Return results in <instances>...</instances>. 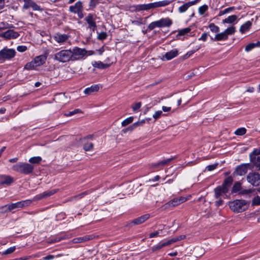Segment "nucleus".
<instances>
[{"mask_svg":"<svg viewBox=\"0 0 260 260\" xmlns=\"http://www.w3.org/2000/svg\"><path fill=\"white\" fill-rule=\"evenodd\" d=\"M250 202L244 200H235L229 203L231 210L235 213H241L246 211L249 207Z\"/></svg>","mask_w":260,"mask_h":260,"instance_id":"nucleus-1","label":"nucleus"},{"mask_svg":"<svg viewBox=\"0 0 260 260\" xmlns=\"http://www.w3.org/2000/svg\"><path fill=\"white\" fill-rule=\"evenodd\" d=\"M12 170L24 175L31 174L34 169V167L30 164L19 162L12 167Z\"/></svg>","mask_w":260,"mask_h":260,"instance_id":"nucleus-2","label":"nucleus"},{"mask_svg":"<svg viewBox=\"0 0 260 260\" xmlns=\"http://www.w3.org/2000/svg\"><path fill=\"white\" fill-rule=\"evenodd\" d=\"M171 3L169 0H164L148 4H141L137 6V10L138 11L143 10H148L155 8L165 7Z\"/></svg>","mask_w":260,"mask_h":260,"instance_id":"nucleus-3","label":"nucleus"},{"mask_svg":"<svg viewBox=\"0 0 260 260\" xmlns=\"http://www.w3.org/2000/svg\"><path fill=\"white\" fill-rule=\"evenodd\" d=\"M71 49L62 50L54 55V59L60 62H67L72 61Z\"/></svg>","mask_w":260,"mask_h":260,"instance_id":"nucleus-4","label":"nucleus"},{"mask_svg":"<svg viewBox=\"0 0 260 260\" xmlns=\"http://www.w3.org/2000/svg\"><path fill=\"white\" fill-rule=\"evenodd\" d=\"M172 24V20L170 18L167 17L152 22L149 24L148 27L149 30H153L155 27H169Z\"/></svg>","mask_w":260,"mask_h":260,"instance_id":"nucleus-5","label":"nucleus"},{"mask_svg":"<svg viewBox=\"0 0 260 260\" xmlns=\"http://www.w3.org/2000/svg\"><path fill=\"white\" fill-rule=\"evenodd\" d=\"M16 51L14 49H9L5 47L0 50V61L4 62L6 60H10L16 55Z\"/></svg>","mask_w":260,"mask_h":260,"instance_id":"nucleus-6","label":"nucleus"},{"mask_svg":"<svg viewBox=\"0 0 260 260\" xmlns=\"http://www.w3.org/2000/svg\"><path fill=\"white\" fill-rule=\"evenodd\" d=\"M87 50L78 47H74L71 50L72 61L82 59L87 54Z\"/></svg>","mask_w":260,"mask_h":260,"instance_id":"nucleus-7","label":"nucleus"},{"mask_svg":"<svg viewBox=\"0 0 260 260\" xmlns=\"http://www.w3.org/2000/svg\"><path fill=\"white\" fill-rule=\"evenodd\" d=\"M252 165L249 163L240 164L236 167L233 175L244 176L247 173L248 169H252Z\"/></svg>","mask_w":260,"mask_h":260,"instance_id":"nucleus-8","label":"nucleus"},{"mask_svg":"<svg viewBox=\"0 0 260 260\" xmlns=\"http://www.w3.org/2000/svg\"><path fill=\"white\" fill-rule=\"evenodd\" d=\"M246 180L252 186H258L260 185V174L255 172H250L247 175Z\"/></svg>","mask_w":260,"mask_h":260,"instance_id":"nucleus-9","label":"nucleus"},{"mask_svg":"<svg viewBox=\"0 0 260 260\" xmlns=\"http://www.w3.org/2000/svg\"><path fill=\"white\" fill-rule=\"evenodd\" d=\"M187 200V199L183 197L179 198H175L171 200L168 203L164 205L165 208H167L170 207H175L179 205V204L184 203Z\"/></svg>","mask_w":260,"mask_h":260,"instance_id":"nucleus-10","label":"nucleus"},{"mask_svg":"<svg viewBox=\"0 0 260 260\" xmlns=\"http://www.w3.org/2000/svg\"><path fill=\"white\" fill-rule=\"evenodd\" d=\"M24 2V5L23 8L24 9H28L29 8H31L34 11H42L43 9L41 8L40 6L38 5L32 0H23Z\"/></svg>","mask_w":260,"mask_h":260,"instance_id":"nucleus-11","label":"nucleus"},{"mask_svg":"<svg viewBox=\"0 0 260 260\" xmlns=\"http://www.w3.org/2000/svg\"><path fill=\"white\" fill-rule=\"evenodd\" d=\"M19 36V34L13 29H8L0 34V37L6 40L15 39Z\"/></svg>","mask_w":260,"mask_h":260,"instance_id":"nucleus-12","label":"nucleus"},{"mask_svg":"<svg viewBox=\"0 0 260 260\" xmlns=\"http://www.w3.org/2000/svg\"><path fill=\"white\" fill-rule=\"evenodd\" d=\"M57 189H52L50 190L44 191V192H43L42 193H40V194L35 196L34 197L32 201H39V200H41L43 199L47 198L54 194V193H55L57 192Z\"/></svg>","mask_w":260,"mask_h":260,"instance_id":"nucleus-13","label":"nucleus"},{"mask_svg":"<svg viewBox=\"0 0 260 260\" xmlns=\"http://www.w3.org/2000/svg\"><path fill=\"white\" fill-rule=\"evenodd\" d=\"M233 178L232 176H229L226 177L224 180L221 185H220L223 190L224 194H226L229 191L230 187L233 182Z\"/></svg>","mask_w":260,"mask_h":260,"instance_id":"nucleus-14","label":"nucleus"},{"mask_svg":"<svg viewBox=\"0 0 260 260\" xmlns=\"http://www.w3.org/2000/svg\"><path fill=\"white\" fill-rule=\"evenodd\" d=\"M85 20L86 21L88 25V28L92 29L94 31L96 27V22L93 18V16L92 14H88V15L85 17Z\"/></svg>","mask_w":260,"mask_h":260,"instance_id":"nucleus-15","label":"nucleus"},{"mask_svg":"<svg viewBox=\"0 0 260 260\" xmlns=\"http://www.w3.org/2000/svg\"><path fill=\"white\" fill-rule=\"evenodd\" d=\"M81 10H83L82 2L78 1L74 5L70 6L69 10L71 13L76 14L77 12Z\"/></svg>","mask_w":260,"mask_h":260,"instance_id":"nucleus-16","label":"nucleus"},{"mask_svg":"<svg viewBox=\"0 0 260 260\" xmlns=\"http://www.w3.org/2000/svg\"><path fill=\"white\" fill-rule=\"evenodd\" d=\"M150 217V215L149 214H146L145 215H143L140 217H139L136 219H134L133 220L130 224H133L134 225H138L140 224L143 222H144L145 221H146L147 219H148Z\"/></svg>","mask_w":260,"mask_h":260,"instance_id":"nucleus-17","label":"nucleus"},{"mask_svg":"<svg viewBox=\"0 0 260 260\" xmlns=\"http://www.w3.org/2000/svg\"><path fill=\"white\" fill-rule=\"evenodd\" d=\"M0 178V185H10L14 181L13 178L9 175H2Z\"/></svg>","mask_w":260,"mask_h":260,"instance_id":"nucleus-18","label":"nucleus"},{"mask_svg":"<svg viewBox=\"0 0 260 260\" xmlns=\"http://www.w3.org/2000/svg\"><path fill=\"white\" fill-rule=\"evenodd\" d=\"M69 36L67 34H56L54 36V39L58 43H63L67 41Z\"/></svg>","mask_w":260,"mask_h":260,"instance_id":"nucleus-19","label":"nucleus"},{"mask_svg":"<svg viewBox=\"0 0 260 260\" xmlns=\"http://www.w3.org/2000/svg\"><path fill=\"white\" fill-rule=\"evenodd\" d=\"M32 203V201L30 200H26L24 201H19L15 203H13L14 209L16 208H21L24 207H27L29 206Z\"/></svg>","mask_w":260,"mask_h":260,"instance_id":"nucleus-20","label":"nucleus"},{"mask_svg":"<svg viewBox=\"0 0 260 260\" xmlns=\"http://www.w3.org/2000/svg\"><path fill=\"white\" fill-rule=\"evenodd\" d=\"M178 55V51L177 49L171 50V51L167 52L164 57L166 58L167 60L172 59Z\"/></svg>","mask_w":260,"mask_h":260,"instance_id":"nucleus-21","label":"nucleus"},{"mask_svg":"<svg viewBox=\"0 0 260 260\" xmlns=\"http://www.w3.org/2000/svg\"><path fill=\"white\" fill-rule=\"evenodd\" d=\"M260 154V148L257 149H254L253 150L251 153L249 154L250 157V161L252 163H255L257 161V155H258Z\"/></svg>","mask_w":260,"mask_h":260,"instance_id":"nucleus-22","label":"nucleus"},{"mask_svg":"<svg viewBox=\"0 0 260 260\" xmlns=\"http://www.w3.org/2000/svg\"><path fill=\"white\" fill-rule=\"evenodd\" d=\"M14 209H15L13 203L6 204L0 207V213H5L8 212H10Z\"/></svg>","mask_w":260,"mask_h":260,"instance_id":"nucleus-23","label":"nucleus"},{"mask_svg":"<svg viewBox=\"0 0 260 260\" xmlns=\"http://www.w3.org/2000/svg\"><path fill=\"white\" fill-rule=\"evenodd\" d=\"M46 60V57L44 55H40L37 56L33 60L34 63L37 67L40 66L43 64Z\"/></svg>","mask_w":260,"mask_h":260,"instance_id":"nucleus-24","label":"nucleus"},{"mask_svg":"<svg viewBox=\"0 0 260 260\" xmlns=\"http://www.w3.org/2000/svg\"><path fill=\"white\" fill-rule=\"evenodd\" d=\"M99 86L97 84H94L90 87H87L84 89V93L86 94H90L94 92H96L99 90Z\"/></svg>","mask_w":260,"mask_h":260,"instance_id":"nucleus-25","label":"nucleus"},{"mask_svg":"<svg viewBox=\"0 0 260 260\" xmlns=\"http://www.w3.org/2000/svg\"><path fill=\"white\" fill-rule=\"evenodd\" d=\"M92 65L93 67L100 69H105L110 67V64L104 63L101 61H93L92 62Z\"/></svg>","mask_w":260,"mask_h":260,"instance_id":"nucleus-26","label":"nucleus"},{"mask_svg":"<svg viewBox=\"0 0 260 260\" xmlns=\"http://www.w3.org/2000/svg\"><path fill=\"white\" fill-rule=\"evenodd\" d=\"M251 25V22L250 21H246L240 26L239 29L240 32L242 34H244L245 32L248 31L250 28Z\"/></svg>","mask_w":260,"mask_h":260,"instance_id":"nucleus-27","label":"nucleus"},{"mask_svg":"<svg viewBox=\"0 0 260 260\" xmlns=\"http://www.w3.org/2000/svg\"><path fill=\"white\" fill-rule=\"evenodd\" d=\"M242 189V184L239 182L236 181L235 182L231 190V192L232 193H237L238 192H240Z\"/></svg>","mask_w":260,"mask_h":260,"instance_id":"nucleus-28","label":"nucleus"},{"mask_svg":"<svg viewBox=\"0 0 260 260\" xmlns=\"http://www.w3.org/2000/svg\"><path fill=\"white\" fill-rule=\"evenodd\" d=\"M228 39V37H227L224 31L221 32L220 33H217L215 35L214 37V40L217 41H225Z\"/></svg>","mask_w":260,"mask_h":260,"instance_id":"nucleus-29","label":"nucleus"},{"mask_svg":"<svg viewBox=\"0 0 260 260\" xmlns=\"http://www.w3.org/2000/svg\"><path fill=\"white\" fill-rule=\"evenodd\" d=\"M237 19V16L236 15H233L223 19L222 21V23L232 24L234 23Z\"/></svg>","mask_w":260,"mask_h":260,"instance_id":"nucleus-30","label":"nucleus"},{"mask_svg":"<svg viewBox=\"0 0 260 260\" xmlns=\"http://www.w3.org/2000/svg\"><path fill=\"white\" fill-rule=\"evenodd\" d=\"M174 159V157L170 158L167 159L162 160L157 163L154 164L152 165V166L156 168L159 166H166L172 160Z\"/></svg>","mask_w":260,"mask_h":260,"instance_id":"nucleus-31","label":"nucleus"},{"mask_svg":"<svg viewBox=\"0 0 260 260\" xmlns=\"http://www.w3.org/2000/svg\"><path fill=\"white\" fill-rule=\"evenodd\" d=\"M254 190L252 189H242L239 192V194L246 196L247 197H250L253 193Z\"/></svg>","mask_w":260,"mask_h":260,"instance_id":"nucleus-32","label":"nucleus"},{"mask_svg":"<svg viewBox=\"0 0 260 260\" xmlns=\"http://www.w3.org/2000/svg\"><path fill=\"white\" fill-rule=\"evenodd\" d=\"M214 191L215 193L214 196L216 199L219 198L221 196L222 193L224 194L223 190L220 185L216 187L214 189Z\"/></svg>","mask_w":260,"mask_h":260,"instance_id":"nucleus-33","label":"nucleus"},{"mask_svg":"<svg viewBox=\"0 0 260 260\" xmlns=\"http://www.w3.org/2000/svg\"><path fill=\"white\" fill-rule=\"evenodd\" d=\"M138 126H139V123L135 122L133 124L129 125L127 128L122 129V132L124 134L126 133L128 131L132 132L133 131H134L135 128H136Z\"/></svg>","mask_w":260,"mask_h":260,"instance_id":"nucleus-34","label":"nucleus"},{"mask_svg":"<svg viewBox=\"0 0 260 260\" xmlns=\"http://www.w3.org/2000/svg\"><path fill=\"white\" fill-rule=\"evenodd\" d=\"M236 31V27L234 26H231L230 27H228L223 31L225 33V35L227 37H228L229 35H234Z\"/></svg>","mask_w":260,"mask_h":260,"instance_id":"nucleus-35","label":"nucleus"},{"mask_svg":"<svg viewBox=\"0 0 260 260\" xmlns=\"http://www.w3.org/2000/svg\"><path fill=\"white\" fill-rule=\"evenodd\" d=\"M190 31L191 28L190 27H186L185 28L178 30V34L176 35V37L178 38V37L179 36H184L187 33L189 32Z\"/></svg>","mask_w":260,"mask_h":260,"instance_id":"nucleus-36","label":"nucleus"},{"mask_svg":"<svg viewBox=\"0 0 260 260\" xmlns=\"http://www.w3.org/2000/svg\"><path fill=\"white\" fill-rule=\"evenodd\" d=\"M191 6L189 2L186 3L179 7L178 11L182 13L185 12Z\"/></svg>","mask_w":260,"mask_h":260,"instance_id":"nucleus-37","label":"nucleus"},{"mask_svg":"<svg viewBox=\"0 0 260 260\" xmlns=\"http://www.w3.org/2000/svg\"><path fill=\"white\" fill-rule=\"evenodd\" d=\"M42 159L40 156H35L29 158V162L32 164H39L41 162Z\"/></svg>","mask_w":260,"mask_h":260,"instance_id":"nucleus-38","label":"nucleus"},{"mask_svg":"<svg viewBox=\"0 0 260 260\" xmlns=\"http://www.w3.org/2000/svg\"><path fill=\"white\" fill-rule=\"evenodd\" d=\"M208 27L210 28V30L213 32L217 34L218 32H219V27L218 26L216 25L213 23H210L208 25Z\"/></svg>","mask_w":260,"mask_h":260,"instance_id":"nucleus-39","label":"nucleus"},{"mask_svg":"<svg viewBox=\"0 0 260 260\" xmlns=\"http://www.w3.org/2000/svg\"><path fill=\"white\" fill-rule=\"evenodd\" d=\"M37 67L34 61H31L29 62H27L24 66V69L27 70H34Z\"/></svg>","mask_w":260,"mask_h":260,"instance_id":"nucleus-40","label":"nucleus"},{"mask_svg":"<svg viewBox=\"0 0 260 260\" xmlns=\"http://www.w3.org/2000/svg\"><path fill=\"white\" fill-rule=\"evenodd\" d=\"M134 118L133 116H131V117H129L126 118L125 120H124L121 122L122 126H123V127L126 126V125H127L131 123L133 121Z\"/></svg>","mask_w":260,"mask_h":260,"instance_id":"nucleus-41","label":"nucleus"},{"mask_svg":"<svg viewBox=\"0 0 260 260\" xmlns=\"http://www.w3.org/2000/svg\"><path fill=\"white\" fill-rule=\"evenodd\" d=\"M93 144L92 143H87L83 145V149L85 151H89L93 149Z\"/></svg>","mask_w":260,"mask_h":260,"instance_id":"nucleus-42","label":"nucleus"},{"mask_svg":"<svg viewBox=\"0 0 260 260\" xmlns=\"http://www.w3.org/2000/svg\"><path fill=\"white\" fill-rule=\"evenodd\" d=\"M246 132V129L244 127H240L238 128L235 132V134L237 136H243Z\"/></svg>","mask_w":260,"mask_h":260,"instance_id":"nucleus-43","label":"nucleus"},{"mask_svg":"<svg viewBox=\"0 0 260 260\" xmlns=\"http://www.w3.org/2000/svg\"><path fill=\"white\" fill-rule=\"evenodd\" d=\"M235 10V7H229V8H228L225 9H224V10L223 11H220L219 13V16H221L222 15H224L225 14H226L228 13H229L233 10Z\"/></svg>","mask_w":260,"mask_h":260,"instance_id":"nucleus-44","label":"nucleus"},{"mask_svg":"<svg viewBox=\"0 0 260 260\" xmlns=\"http://www.w3.org/2000/svg\"><path fill=\"white\" fill-rule=\"evenodd\" d=\"M89 239V238H88L87 236H85L83 237L75 238L73 240V241L74 243H81L83 241H86Z\"/></svg>","mask_w":260,"mask_h":260,"instance_id":"nucleus-45","label":"nucleus"},{"mask_svg":"<svg viewBox=\"0 0 260 260\" xmlns=\"http://www.w3.org/2000/svg\"><path fill=\"white\" fill-rule=\"evenodd\" d=\"M100 0H90L89 6L90 8H95L97 5L99 3Z\"/></svg>","mask_w":260,"mask_h":260,"instance_id":"nucleus-46","label":"nucleus"},{"mask_svg":"<svg viewBox=\"0 0 260 260\" xmlns=\"http://www.w3.org/2000/svg\"><path fill=\"white\" fill-rule=\"evenodd\" d=\"M252 205H260V197L257 196L252 199Z\"/></svg>","mask_w":260,"mask_h":260,"instance_id":"nucleus-47","label":"nucleus"},{"mask_svg":"<svg viewBox=\"0 0 260 260\" xmlns=\"http://www.w3.org/2000/svg\"><path fill=\"white\" fill-rule=\"evenodd\" d=\"M208 6L206 5H204L199 8V13L200 14L203 15L208 10Z\"/></svg>","mask_w":260,"mask_h":260,"instance_id":"nucleus-48","label":"nucleus"},{"mask_svg":"<svg viewBox=\"0 0 260 260\" xmlns=\"http://www.w3.org/2000/svg\"><path fill=\"white\" fill-rule=\"evenodd\" d=\"M255 47V45H254V43H251L248 44L246 46L245 50L246 52H249L251 51L252 49L254 48Z\"/></svg>","mask_w":260,"mask_h":260,"instance_id":"nucleus-49","label":"nucleus"},{"mask_svg":"<svg viewBox=\"0 0 260 260\" xmlns=\"http://www.w3.org/2000/svg\"><path fill=\"white\" fill-rule=\"evenodd\" d=\"M107 37V34L106 32H101L98 36V39L100 40H105Z\"/></svg>","mask_w":260,"mask_h":260,"instance_id":"nucleus-50","label":"nucleus"},{"mask_svg":"<svg viewBox=\"0 0 260 260\" xmlns=\"http://www.w3.org/2000/svg\"><path fill=\"white\" fill-rule=\"evenodd\" d=\"M15 249H16L15 246L11 247L8 248L6 250H5L3 252V254L5 255H7V254L12 253V252H13L15 251Z\"/></svg>","mask_w":260,"mask_h":260,"instance_id":"nucleus-51","label":"nucleus"},{"mask_svg":"<svg viewBox=\"0 0 260 260\" xmlns=\"http://www.w3.org/2000/svg\"><path fill=\"white\" fill-rule=\"evenodd\" d=\"M218 163H215L214 164L210 165L209 166H207L206 168V170H207L208 171H211L214 170L217 167Z\"/></svg>","mask_w":260,"mask_h":260,"instance_id":"nucleus-52","label":"nucleus"},{"mask_svg":"<svg viewBox=\"0 0 260 260\" xmlns=\"http://www.w3.org/2000/svg\"><path fill=\"white\" fill-rule=\"evenodd\" d=\"M208 36H209V34L208 32H204L202 35L201 37L200 38H199V40L205 42L206 41L207 37Z\"/></svg>","mask_w":260,"mask_h":260,"instance_id":"nucleus-53","label":"nucleus"},{"mask_svg":"<svg viewBox=\"0 0 260 260\" xmlns=\"http://www.w3.org/2000/svg\"><path fill=\"white\" fill-rule=\"evenodd\" d=\"M9 27V24L8 23H0V31Z\"/></svg>","mask_w":260,"mask_h":260,"instance_id":"nucleus-54","label":"nucleus"},{"mask_svg":"<svg viewBox=\"0 0 260 260\" xmlns=\"http://www.w3.org/2000/svg\"><path fill=\"white\" fill-rule=\"evenodd\" d=\"M162 112L161 111H157L155 112V113L153 115V117L155 120L157 119L160 117V116L162 115Z\"/></svg>","mask_w":260,"mask_h":260,"instance_id":"nucleus-55","label":"nucleus"},{"mask_svg":"<svg viewBox=\"0 0 260 260\" xmlns=\"http://www.w3.org/2000/svg\"><path fill=\"white\" fill-rule=\"evenodd\" d=\"M17 50L20 52H23L27 50V47L26 46L23 45L18 46L17 47Z\"/></svg>","mask_w":260,"mask_h":260,"instance_id":"nucleus-56","label":"nucleus"},{"mask_svg":"<svg viewBox=\"0 0 260 260\" xmlns=\"http://www.w3.org/2000/svg\"><path fill=\"white\" fill-rule=\"evenodd\" d=\"M141 106V102H138L135 104V105L132 106V109L133 111H136L139 109Z\"/></svg>","mask_w":260,"mask_h":260,"instance_id":"nucleus-57","label":"nucleus"},{"mask_svg":"<svg viewBox=\"0 0 260 260\" xmlns=\"http://www.w3.org/2000/svg\"><path fill=\"white\" fill-rule=\"evenodd\" d=\"M88 193V192L87 191H84L81 193H79V194L77 195L76 197H75V198L76 199H81L83 197H84L85 195L87 194Z\"/></svg>","mask_w":260,"mask_h":260,"instance_id":"nucleus-58","label":"nucleus"},{"mask_svg":"<svg viewBox=\"0 0 260 260\" xmlns=\"http://www.w3.org/2000/svg\"><path fill=\"white\" fill-rule=\"evenodd\" d=\"M196 52V50H192L188 51L184 55V58L186 59L188 58L190 55L193 54Z\"/></svg>","mask_w":260,"mask_h":260,"instance_id":"nucleus-59","label":"nucleus"},{"mask_svg":"<svg viewBox=\"0 0 260 260\" xmlns=\"http://www.w3.org/2000/svg\"><path fill=\"white\" fill-rule=\"evenodd\" d=\"M63 239L62 237H55L51 240L50 243H56Z\"/></svg>","mask_w":260,"mask_h":260,"instance_id":"nucleus-60","label":"nucleus"},{"mask_svg":"<svg viewBox=\"0 0 260 260\" xmlns=\"http://www.w3.org/2000/svg\"><path fill=\"white\" fill-rule=\"evenodd\" d=\"M186 236L185 235H180L177 237H174V239L175 240V242L178 241L182 240L185 239Z\"/></svg>","mask_w":260,"mask_h":260,"instance_id":"nucleus-61","label":"nucleus"},{"mask_svg":"<svg viewBox=\"0 0 260 260\" xmlns=\"http://www.w3.org/2000/svg\"><path fill=\"white\" fill-rule=\"evenodd\" d=\"M167 246V245H166V242H163V243H159V244L156 246V248L157 249H160V248H162V247H165V246Z\"/></svg>","mask_w":260,"mask_h":260,"instance_id":"nucleus-62","label":"nucleus"},{"mask_svg":"<svg viewBox=\"0 0 260 260\" xmlns=\"http://www.w3.org/2000/svg\"><path fill=\"white\" fill-rule=\"evenodd\" d=\"M54 258V256L53 255H48L46 256L43 257V260H51Z\"/></svg>","mask_w":260,"mask_h":260,"instance_id":"nucleus-63","label":"nucleus"},{"mask_svg":"<svg viewBox=\"0 0 260 260\" xmlns=\"http://www.w3.org/2000/svg\"><path fill=\"white\" fill-rule=\"evenodd\" d=\"M253 164L254 165V166L255 167L256 170L257 171H259L260 170V161H257L256 162L253 163Z\"/></svg>","mask_w":260,"mask_h":260,"instance_id":"nucleus-64","label":"nucleus"}]
</instances>
